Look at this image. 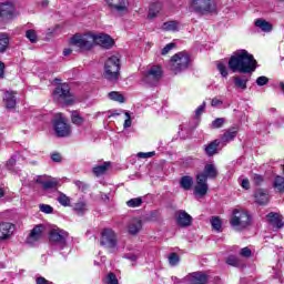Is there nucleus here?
<instances>
[{
  "label": "nucleus",
  "mask_w": 284,
  "mask_h": 284,
  "mask_svg": "<svg viewBox=\"0 0 284 284\" xmlns=\"http://www.w3.org/2000/svg\"><path fill=\"white\" fill-rule=\"evenodd\" d=\"M159 12H161V4L160 2L152 3L149 8V19H155V17H159Z\"/></svg>",
  "instance_id": "33"
},
{
  "label": "nucleus",
  "mask_w": 284,
  "mask_h": 284,
  "mask_svg": "<svg viewBox=\"0 0 284 284\" xmlns=\"http://www.w3.org/2000/svg\"><path fill=\"white\" fill-rule=\"evenodd\" d=\"M229 68L232 72L252 74V72L256 71V60L247 50H240L230 58Z\"/></svg>",
  "instance_id": "2"
},
{
  "label": "nucleus",
  "mask_w": 284,
  "mask_h": 284,
  "mask_svg": "<svg viewBox=\"0 0 284 284\" xmlns=\"http://www.w3.org/2000/svg\"><path fill=\"white\" fill-rule=\"evenodd\" d=\"M195 186H194V194L196 196H205L207 194V191L210 190V186H207V180L203 174H196L195 175Z\"/></svg>",
  "instance_id": "12"
},
{
  "label": "nucleus",
  "mask_w": 284,
  "mask_h": 284,
  "mask_svg": "<svg viewBox=\"0 0 284 284\" xmlns=\"http://www.w3.org/2000/svg\"><path fill=\"white\" fill-rule=\"evenodd\" d=\"M192 215H190L184 210L176 211L175 213V223L179 227H190L192 225Z\"/></svg>",
  "instance_id": "14"
},
{
  "label": "nucleus",
  "mask_w": 284,
  "mask_h": 284,
  "mask_svg": "<svg viewBox=\"0 0 284 284\" xmlns=\"http://www.w3.org/2000/svg\"><path fill=\"white\" fill-rule=\"evenodd\" d=\"M250 78L247 75H234L233 83L237 90H247Z\"/></svg>",
  "instance_id": "25"
},
{
  "label": "nucleus",
  "mask_w": 284,
  "mask_h": 284,
  "mask_svg": "<svg viewBox=\"0 0 284 284\" xmlns=\"http://www.w3.org/2000/svg\"><path fill=\"white\" fill-rule=\"evenodd\" d=\"M37 183H40L43 190H54L59 185V180L51 179L48 181H41V179H37Z\"/></svg>",
  "instance_id": "30"
},
{
  "label": "nucleus",
  "mask_w": 284,
  "mask_h": 284,
  "mask_svg": "<svg viewBox=\"0 0 284 284\" xmlns=\"http://www.w3.org/2000/svg\"><path fill=\"white\" fill-rule=\"evenodd\" d=\"M242 187L244 190H250V180L247 179L242 180Z\"/></svg>",
  "instance_id": "61"
},
{
  "label": "nucleus",
  "mask_w": 284,
  "mask_h": 284,
  "mask_svg": "<svg viewBox=\"0 0 284 284\" xmlns=\"http://www.w3.org/2000/svg\"><path fill=\"white\" fill-rule=\"evenodd\" d=\"M224 123H225L224 118H217L212 122L211 128H213V130H219V128H223Z\"/></svg>",
  "instance_id": "45"
},
{
  "label": "nucleus",
  "mask_w": 284,
  "mask_h": 284,
  "mask_svg": "<svg viewBox=\"0 0 284 284\" xmlns=\"http://www.w3.org/2000/svg\"><path fill=\"white\" fill-rule=\"evenodd\" d=\"M226 264L232 265V267H239L241 265V260H239V257H236L234 255H230L226 258Z\"/></svg>",
  "instance_id": "41"
},
{
  "label": "nucleus",
  "mask_w": 284,
  "mask_h": 284,
  "mask_svg": "<svg viewBox=\"0 0 284 284\" xmlns=\"http://www.w3.org/2000/svg\"><path fill=\"white\" fill-rule=\"evenodd\" d=\"M17 14V9L12 2L0 4V19H12Z\"/></svg>",
  "instance_id": "15"
},
{
  "label": "nucleus",
  "mask_w": 284,
  "mask_h": 284,
  "mask_svg": "<svg viewBox=\"0 0 284 284\" xmlns=\"http://www.w3.org/2000/svg\"><path fill=\"white\" fill-rule=\"evenodd\" d=\"M36 284H52V282L45 280V277H38Z\"/></svg>",
  "instance_id": "58"
},
{
  "label": "nucleus",
  "mask_w": 284,
  "mask_h": 284,
  "mask_svg": "<svg viewBox=\"0 0 284 284\" xmlns=\"http://www.w3.org/2000/svg\"><path fill=\"white\" fill-rule=\"evenodd\" d=\"M163 78V68L153 65L149 68L142 75V83L145 85H156Z\"/></svg>",
  "instance_id": "10"
},
{
  "label": "nucleus",
  "mask_w": 284,
  "mask_h": 284,
  "mask_svg": "<svg viewBox=\"0 0 284 284\" xmlns=\"http://www.w3.org/2000/svg\"><path fill=\"white\" fill-rule=\"evenodd\" d=\"M2 101L7 110H14L17 108V92L6 91Z\"/></svg>",
  "instance_id": "19"
},
{
  "label": "nucleus",
  "mask_w": 284,
  "mask_h": 284,
  "mask_svg": "<svg viewBox=\"0 0 284 284\" xmlns=\"http://www.w3.org/2000/svg\"><path fill=\"white\" fill-rule=\"evenodd\" d=\"M176 44L174 43H169L166 44L163 49H162V54L165 55L168 54L171 50H173V48L175 47Z\"/></svg>",
  "instance_id": "55"
},
{
  "label": "nucleus",
  "mask_w": 284,
  "mask_h": 284,
  "mask_svg": "<svg viewBox=\"0 0 284 284\" xmlns=\"http://www.w3.org/2000/svg\"><path fill=\"white\" fill-rule=\"evenodd\" d=\"M211 225H212L213 230H215L216 232H221V227L223 226V222H221V219H219V217H212L211 219Z\"/></svg>",
  "instance_id": "43"
},
{
  "label": "nucleus",
  "mask_w": 284,
  "mask_h": 284,
  "mask_svg": "<svg viewBox=\"0 0 284 284\" xmlns=\"http://www.w3.org/2000/svg\"><path fill=\"white\" fill-rule=\"evenodd\" d=\"M141 230H143V221H141L139 219L130 220V222L128 224L129 234H131L132 236H136V234H139V232H141Z\"/></svg>",
  "instance_id": "21"
},
{
  "label": "nucleus",
  "mask_w": 284,
  "mask_h": 284,
  "mask_svg": "<svg viewBox=\"0 0 284 284\" xmlns=\"http://www.w3.org/2000/svg\"><path fill=\"white\" fill-rule=\"evenodd\" d=\"M53 130L59 138L70 136L72 133V129H70V124L63 118V114L58 113V118L53 120Z\"/></svg>",
  "instance_id": "11"
},
{
  "label": "nucleus",
  "mask_w": 284,
  "mask_h": 284,
  "mask_svg": "<svg viewBox=\"0 0 284 284\" xmlns=\"http://www.w3.org/2000/svg\"><path fill=\"white\" fill-rule=\"evenodd\" d=\"M53 99L67 105L74 103V95L70 92V85L68 83H62L54 89Z\"/></svg>",
  "instance_id": "9"
},
{
  "label": "nucleus",
  "mask_w": 284,
  "mask_h": 284,
  "mask_svg": "<svg viewBox=\"0 0 284 284\" xmlns=\"http://www.w3.org/2000/svg\"><path fill=\"white\" fill-rule=\"evenodd\" d=\"M68 239H70V234L61 229L50 231L49 241L57 250H68Z\"/></svg>",
  "instance_id": "6"
},
{
  "label": "nucleus",
  "mask_w": 284,
  "mask_h": 284,
  "mask_svg": "<svg viewBox=\"0 0 284 284\" xmlns=\"http://www.w3.org/2000/svg\"><path fill=\"white\" fill-rule=\"evenodd\" d=\"M105 284H119V278L114 273H109L104 278Z\"/></svg>",
  "instance_id": "44"
},
{
  "label": "nucleus",
  "mask_w": 284,
  "mask_h": 284,
  "mask_svg": "<svg viewBox=\"0 0 284 284\" xmlns=\"http://www.w3.org/2000/svg\"><path fill=\"white\" fill-rule=\"evenodd\" d=\"M73 210L78 216H83L88 212V203L85 201H79L74 204Z\"/></svg>",
  "instance_id": "31"
},
{
  "label": "nucleus",
  "mask_w": 284,
  "mask_h": 284,
  "mask_svg": "<svg viewBox=\"0 0 284 284\" xmlns=\"http://www.w3.org/2000/svg\"><path fill=\"white\" fill-rule=\"evenodd\" d=\"M6 72V64L0 62V79H3Z\"/></svg>",
  "instance_id": "60"
},
{
  "label": "nucleus",
  "mask_w": 284,
  "mask_h": 284,
  "mask_svg": "<svg viewBox=\"0 0 284 284\" xmlns=\"http://www.w3.org/2000/svg\"><path fill=\"white\" fill-rule=\"evenodd\" d=\"M57 201L60 203V205H63V207H69L71 203L70 197L62 192L59 193Z\"/></svg>",
  "instance_id": "38"
},
{
  "label": "nucleus",
  "mask_w": 284,
  "mask_h": 284,
  "mask_svg": "<svg viewBox=\"0 0 284 284\" xmlns=\"http://www.w3.org/2000/svg\"><path fill=\"white\" fill-rule=\"evenodd\" d=\"M70 43L80 51L92 50L93 45H101V48L109 50V48L114 45V40L105 33H85L73 36Z\"/></svg>",
  "instance_id": "1"
},
{
  "label": "nucleus",
  "mask_w": 284,
  "mask_h": 284,
  "mask_svg": "<svg viewBox=\"0 0 284 284\" xmlns=\"http://www.w3.org/2000/svg\"><path fill=\"white\" fill-rule=\"evenodd\" d=\"M179 28H181V22L176 20L166 21L162 24L161 30L164 32H179Z\"/></svg>",
  "instance_id": "27"
},
{
  "label": "nucleus",
  "mask_w": 284,
  "mask_h": 284,
  "mask_svg": "<svg viewBox=\"0 0 284 284\" xmlns=\"http://www.w3.org/2000/svg\"><path fill=\"white\" fill-rule=\"evenodd\" d=\"M197 174H203L207 181L209 179H216L219 176V170H216V165L214 164H206L203 172Z\"/></svg>",
  "instance_id": "22"
},
{
  "label": "nucleus",
  "mask_w": 284,
  "mask_h": 284,
  "mask_svg": "<svg viewBox=\"0 0 284 284\" xmlns=\"http://www.w3.org/2000/svg\"><path fill=\"white\" fill-rule=\"evenodd\" d=\"M101 199L102 201H104L105 203H108V201H110V196L105 193H101Z\"/></svg>",
  "instance_id": "63"
},
{
  "label": "nucleus",
  "mask_w": 284,
  "mask_h": 284,
  "mask_svg": "<svg viewBox=\"0 0 284 284\" xmlns=\"http://www.w3.org/2000/svg\"><path fill=\"white\" fill-rule=\"evenodd\" d=\"M181 258L179 257V254L176 253H170L169 255V264L171 267H175V265H179Z\"/></svg>",
  "instance_id": "40"
},
{
  "label": "nucleus",
  "mask_w": 284,
  "mask_h": 284,
  "mask_svg": "<svg viewBox=\"0 0 284 284\" xmlns=\"http://www.w3.org/2000/svg\"><path fill=\"white\" fill-rule=\"evenodd\" d=\"M106 6L113 12H128V0H106Z\"/></svg>",
  "instance_id": "17"
},
{
  "label": "nucleus",
  "mask_w": 284,
  "mask_h": 284,
  "mask_svg": "<svg viewBox=\"0 0 284 284\" xmlns=\"http://www.w3.org/2000/svg\"><path fill=\"white\" fill-rule=\"evenodd\" d=\"M156 154V152L152 151V152H139L138 153V159H152V156H154Z\"/></svg>",
  "instance_id": "51"
},
{
  "label": "nucleus",
  "mask_w": 284,
  "mask_h": 284,
  "mask_svg": "<svg viewBox=\"0 0 284 284\" xmlns=\"http://www.w3.org/2000/svg\"><path fill=\"white\" fill-rule=\"evenodd\" d=\"M270 83V78L265 77V75H261L256 79V84L260 88H263V85H267Z\"/></svg>",
  "instance_id": "47"
},
{
  "label": "nucleus",
  "mask_w": 284,
  "mask_h": 284,
  "mask_svg": "<svg viewBox=\"0 0 284 284\" xmlns=\"http://www.w3.org/2000/svg\"><path fill=\"white\" fill-rule=\"evenodd\" d=\"M124 115H125V120H124L123 128L124 130H128V128H132V116H130L129 112H125Z\"/></svg>",
  "instance_id": "50"
},
{
  "label": "nucleus",
  "mask_w": 284,
  "mask_h": 284,
  "mask_svg": "<svg viewBox=\"0 0 284 284\" xmlns=\"http://www.w3.org/2000/svg\"><path fill=\"white\" fill-rule=\"evenodd\" d=\"M236 134H239V126H232L224 132L221 138L222 143H230V141H234L236 139Z\"/></svg>",
  "instance_id": "26"
},
{
  "label": "nucleus",
  "mask_w": 284,
  "mask_h": 284,
  "mask_svg": "<svg viewBox=\"0 0 284 284\" xmlns=\"http://www.w3.org/2000/svg\"><path fill=\"white\" fill-rule=\"evenodd\" d=\"M14 165H17V155H12L7 162L6 168L9 170V172L14 171Z\"/></svg>",
  "instance_id": "42"
},
{
  "label": "nucleus",
  "mask_w": 284,
  "mask_h": 284,
  "mask_svg": "<svg viewBox=\"0 0 284 284\" xmlns=\"http://www.w3.org/2000/svg\"><path fill=\"white\" fill-rule=\"evenodd\" d=\"M121 60L116 55L110 57L104 63V79L111 81V83H116L119 81V75L121 74Z\"/></svg>",
  "instance_id": "4"
},
{
  "label": "nucleus",
  "mask_w": 284,
  "mask_h": 284,
  "mask_svg": "<svg viewBox=\"0 0 284 284\" xmlns=\"http://www.w3.org/2000/svg\"><path fill=\"white\" fill-rule=\"evenodd\" d=\"M231 225L236 232H243V230L250 227L252 223V216L243 209H234L230 219Z\"/></svg>",
  "instance_id": "3"
},
{
  "label": "nucleus",
  "mask_w": 284,
  "mask_h": 284,
  "mask_svg": "<svg viewBox=\"0 0 284 284\" xmlns=\"http://www.w3.org/2000/svg\"><path fill=\"white\" fill-rule=\"evenodd\" d=\"M8 45H10V38H8V34L1 33L0 34V52H6V50H8Z\"/></svg>",
  "instance_id": "36"
},
{
  "label": "nucleus",
  "mask_w": 284,
  "mask_h": 284,
  "mask_svg": "<svg viewBox=\"0 0 284 284\" xmlns=\"http://www.w3.org/2000/svg\"><path fill=\"white\" fill-rule=\"evenodd\" d=\"M194 185V178L190 175H184L180 179V186L182 190H192V186Z\"/></svg>",
  "instance_id": "29"
},
{
  "label": "nucleus",
  "mask_w": 284,
  "mask_h": 284,
  "mask_svg": "<svg viewBox=\"0 0 284 284\" xmlns=\"http://www.w3.org/2000/svg\"><path fill=\"white\" fill-rule=\"evenodd\" d=\"M51 161H53L54 163H61L62 158L60 153H53L51 154Z\"/></svg>",
  "instance_id": "56"
},
{
  "label": "nucleus",
  "mask_w": 284,
  "mask_h": 284,
  "mask_svg": "<svg viewBox=\"0 0 284 284\" xmlns=\"http://www.w3.org/2000/svg\"><path fill=\"white\" fill-rule=\"evenodd\" d=\"M254 24L257 30H261V32H272V24L265 19H256Z\"/></svg>",
  "instance_id": "28"
},
{
  "label": "nucleus",
  "mask_w": 284,
  "mask_h": 284,
  "mask_svg": "<svg viewBox=\"0 0 284 284\" xmlns=\"http://www.w3.org/2000/svg\"><path fill=\"white\" fill-rule=\"evenodd\" d=\"M273 187H275L278 192H284V178L281 175L275 176Z\"/></svg>",
  "instance_id": "37"
},
{
  "label": "nucleus",
  "mask_w": 284,
  "mask_h": 284,
  "mask_svg": "<svg viewBox=\"0 0 284 284\" xmlns=\"http://www.w3.org/2000/svg\"><path fill=\"white\" fill-rule=\"evenodd\" d=\"M43 225L39 224L37 226L33 227V230H31V233L29 234L28 239H27V243L29 245H34V243H37V241H40V239L43 237Z\"/></svg>",
  "instance_id": "18"
},
{
  "label": "nucleus",
  "mask_w": 284,
  "mask_h": 284,
  "mask_svg": "<svg viewBox=\"0 0 284 284\" xmlns=\"http://www.w3.org/2000/svg\"><path fill=\"white\" fill-rule=\"evenodd\" d=\"M211 105L212 108H217V105H223V101L217 98H213L211 101Z\"/></svg>",
  "instance_id": "57"
},
{
  "label": "nucleus",
  "mask_w": 284,
  "mask_h": 284,
  "mask_svg": "<svg viewBox=\"0 0 284 284\" xmlns=\"http://www.w3.org/2000/svg\"><path fill=\"white\" fill-rule=\"evenodd\" d=\"M190 63H192L190 53L181 51L171 58V70L174 74H181V72H185L190 68Z\"/></svg>",
  "instance_id": "5"
},
{
  "label": "nucleus",
  "mask_w": 284,
  "mask_h": 284,
  "mask_svg": "<svg viewBox=\"0 0 284 284\" xmlns=\"http://www.w3.org/2000/svg\"><path fill=\"white\" fill-rule=\"evenodd\" d=\"M71 121L74 125H83L85 123V118L81 116L79 112L73 111L71 113Z\"/></svg>",
  "instance_id": "35"
},
{
  "label": "nucleus",
  "mask_w": 284,
  "mask_h": 284,
  "mask_svg": "<svg viewBox=\"0 0 284 284\" xmlns=\"http://www.w3.org/2000/svg\"><path fill=\"white\" fill-rule=\"evenodd\" d=\"M253 181H254V183H256V185H261V183H263V176L255 174L253 176Z\"/></svg>",
  "instance_id": "59"
},
{
  "label": "nucleus",
  "mask_w": 284,
  "mask_h": 284,
  "mask_svg": "<svg viewBox=\"0 0 284 284\" xmlns=\"http://www.w3.org/2000/svg\"><path fill=\"white\" fill-rule=\"evenodd\" d=\"M100 245L110 252H115L119 245V237L112 229H104L101 232Z\"/></svg>",
  "instance_id": "7"
},
{
  "label": "nucleus",
  "mask_w": 284,
  "mask_h": 284,
  "mask_svg": "<svg viewBox=\"0 0 284 284\" xmlns=\"http://www.w3.org/2000/svg\"><path fill=\"white\" fill-rule=\"evenodd\" d=\"M191 9L197 14H214L216 12V2L214 0H192Z\"/></svg>",
  "instance_id": "8"
},
{
  "label": "nucleus",
  "mask_w": 284,
  "mask_h": 284,
  "mask_svg": "<svg viewBox=\"0 0 284 284\" xmlns=\"http://www.w3.org/2000/svg\"><path fill=\"white\" fill-rule=\"evenodd\" d=\"M26 37L31 41V43H37V32L34 30H28L26 32Z\"/></svg>",
  "instance_id": "49"
},
{
  "label": "nucleus",
  "mask_w": 284,
  "mask_h": 284,
  "mask_svg": "<svg viewBox=\"0 0 284 284\" xmlns=\"http://www.w3.org/2000/svg\"><path fill=\"white\" fill-rule=\"evenodd\" d=\"M63 54L64 57H69V54H72V49H64Z\"/></svg>",
  "instance_id": "64"
},
{
  "label": "nucleus",
  "mask_w": 284,
  "mask_h": 284,
  "mask_svg": "<svg viewBox=\"0 0 284 284\" xmlns=\"http://www.w3.org/2000/svg\"><path fill=\"white\" fill-rule=\"evenodd\" d=\"M266 219L270 225H272V227H275L276 230H281V227L284 226L283 215H281L280 213L271 212L266 215Z\"/></svg>",
  "instance_id": "20"
},
{
  "label": "nucleus",
  "mask_w": 284,
  "mask_h": 284,
  "mask_svg": "<svg viewBox=\"0 0 284 284\" xmlns=\"http://www.w3.org/2000/svg\"><path fill=\"white\" fill-rule=\"evenodd\" d=\"M125 258H128L129 261H132L133 263L138 261V256L134 254H129L125 256Z\"/></svg>",
  "instance_id": "62"
},
{
  "label": "nucleus",
  "mask_w": 284,
  "mask_h": 284,
  "mask_svg": "<svg viewBox=\"0 0 284 284\" xmlns=\"http://www.w3.org/2000/svg\"><path fill=\"white\" fill-rule=\"evenodd\" d=\"M240 256H243L244 258H250L252 256V250H250V247H243L240 251Z\"/></svg>",
  "instance_id": "52"
},
{
  "label": "nucleus",
  "mask_w": 284,
  "mask_h": 284,
  "mask_svg": "<svg viewBox=\"0 0 284 284\" xmlns=\"http://www.w3.org/2000/svg\"><path fill=\"white\" fill-rule=\"evenodd\" d=\"M217 70L222 77L227 78L229 72H227V67L225 65V63L219 62Z\"/></svg>",
  "instance_id": "46"
},
{
  "label": "nucleus",
  "mask_w": 284,
  "mask_h": 284,
  "mask_svg": "<svg viewBox=\"0 0 284 284\" xmlns=\"http://www.w3.org/2000/svg\"><path fill=\"white\" fill-rule=\"evenodd\" d=\"M205 112V102H203L197 109L195 110V116L199 119Z\"/></svg>",
  "instance_id": "53"
},
{
  "label": "nucleus",
  "mask_w": 284,
  "mask_h": 284,
  "mask_svg": "<svg viewBox=\"0 0 284 284\" xmlns=\"http://www.w3.org/2000/svg\"><path fill=\"white\" fill-rule=\"evenodd\" d=\"M185 284H205L207 283V275H205L202 272H195L190 275H187L184 278Z\"/></svg>",
  "instance_id": "16"
},
{
  "label": "nucleus",
  "mask_w": 284,
  "mask_h": 284,
  "mask_svg": "<svg viewBox=\"0 0 284 284\" xmlns=\"http://www.w3.org/2000/svg\"><path fill=\"white\" fill-rule=\"evenodd\" d=\"M110 169V162H104L103 164L97 165L93 168V174L95 176H103Z\"/></svg>",
  "instance_id": "32"
},
{
  "label": "nucleus",
  "mask_w": 284,
  "mask_h": 284,
  "mask_svg": "<svg viewBox=\"0 0 284 284\" xmlns=\"http://www.w3.org/2000/svg\"><path fill=\"white\" fill-rule=\"evenodd\" d=\"M254 199L258 205H267L270 203V195L263 189L255 191Z\"/></svg>",
  "instance_id": "23"
},
{
  "label": "nucleus",
  "mask_w": 284,
  "mask_h": 284,
  "mask_svg": "<svg viewBox=\"0 0 284 284\" xmlns=\"http://www.w3.org/2000/svg\"><path fill=\"white\" fill-rule=\"evenodd\" d=\"M74 185L79 187L82 192H85V190H88V184H85L82 181H79V180L74 181Z\"/></svg>",
  "instance_id": "54"
},
{
  "label": "nucleus",
  "mask_w": 284,
  "mask_h": 284,
  "mask_svg": "<svg viewBox=\"0 0 284 284\" xmlns=\"http://www.w3.org/2000/svg\"><path fill=\"white\" fill-rule=\"evenodd\" d=\"M219 145H221V141L219 140H214L204 145V152L206 156H214V154H219Z\"/></svg>",
  "instance_id": "24"
},
{
  "label": "nucleus",
  "mask_w": 284,
  "mask_h": 284,
  "mask_svg": "<svg viewBox=\"0 0 284 284\" xmlns=\"http://www.w3.org/2000/svg\"><path fill=\"white\" fill-rule=\"evenodd\" d=\"M40 212H43L44 214H52L54 212V209L49 204H40Z\"/></svg>",
  "instance_id": "48"
},
{
  "label": "nucleus",
  "mask_w": 284,
  "mask_h": 284,
  "mask_svg": "<svg viewBox=\"0 0 284 284\" xmlns=\"http://www.w3.org/2000/svg\"><path fill=\"white\" fill-rule=\"evenodd\" d=\"M16 226L10 222H0V242L10 241L14 234Z\"/></svg>",
  "instance_id": "13"
},
{
  "label": "nucleus",
  "mask_w": 284,
  "mask_h": 284,
  "mask_svg": "<svg viewBox=\"0 0 284 284\" xmlns=\"http://www.w3.org/2000/svg\"><path fill=\"white\" fill-rule=\"evenodd\" d=\"M111 101H116L118 103H125V97L119 91H112L108 94Z\"/></svg>",
  "instance_id": "34"
},
{
  "label": "nucleus",
  "mask_w": 284,
  "mask_h": 284,
  "mask_svg": "<svg viewBox=\"0 0 284 284\" xmlns=\"http://www.w3.org/2000/svg\"><path fill=\"white\" fill-rule=\"evenodd\" d=\"M128 207H141L143 205V199L134 197L126 202Z\"/></svg>",
  "instance_id": "39"
}]
</instances>
